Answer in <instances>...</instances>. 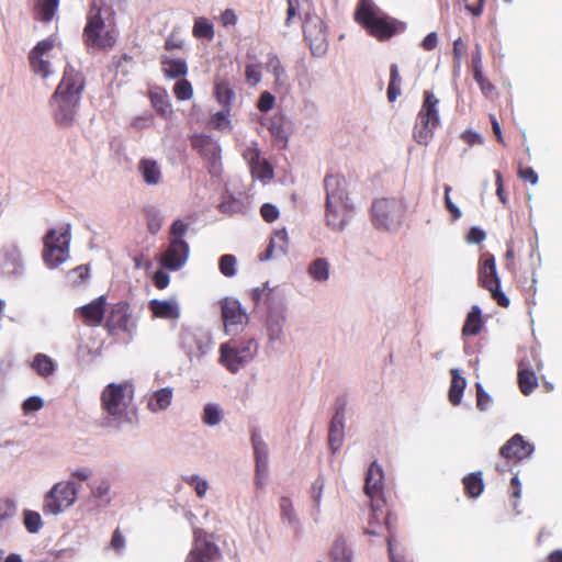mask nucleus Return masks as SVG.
Instances as JSON below:
<instances>
[{"label": "nucleus", "mask_w": 562, "mask_h": 562, "mask_svg": "<svg viewBox=\"0 0 562 562\" xmlns=\"http://www.w3.org/2000/svg\"><path fill=\"white\" fill-rule=\"evenodd\" d=\"M104 14H110L109 8L105 7L102 0H93L83 31L88 47L106 48L113 46L115 37L105 24Z\"/></svg>", "instance_id": "nucleus-1"}, {"label": "nucleus", "mask_w": 562, "mask_h": 562, "mask_svg": "<svg viewBox=\"0 0 562 562\" xmlns=\"http://www.w3.org/2000/svg\"><path fill=\"white\" fill-rule=\"evenodd\" d=\"M258 344L255 338L232 339L220 347V363L231 373L236 374L257 355Z\"/></svg>", "instance_id": "nucleus-2"}, {"label": "nucleus", "mask_w": 562, "mask_h": 562, "mask_svg": "<svg viewBox=\"0 0 562 562\" xmlns=\"http://www.w3.org/2000/svg\"><path fill=\"white\" fill-rule=\"evenodd\" d=\"M127 384L110 383L101 393L102 409L106 413L108 425L119 427L127 420Z\"/></svg>", "instance_id": "nucleus-3"}, {"label": "nucleus", "mask_w": 562, "mask_h": 562, "mask_svg": "<svg viewBox=\"0 0 562 562\" xmlns=\"http://www.w3.org/2000/svg\"><path fill=\"white\" fill-rule=\"evenodd\" d=\"M439 100L430 91H425L424 103L418 112L414 126L413 137L420 145H427L434 136L435 128L439 125Z\"/></svg>", "instance_id": "nucleus-4"}, {"label": "nucleus", "mask_w": 562, "mask_h": 562, "mask_svg": "<svg viewBox=\"0 0 562 562\" xmlns=\"http://www.w3.org/2000/svg\"><path fill=\"white\" fill-rule=\"evenodd\" d=\"M355 19L358 23L362 24L370 34L379 37H391L395 29L387 21V18L382 15L381 10L372 0H359L355 12Z\"/></svg>", "instance_id": "nucleus-5"}, {"label": "nucleus", "mask_w": 562, "mask_h": 562, "mask_svg": "<svg viewBox=\"0 0 562 562\" xmlns=\"http://www.w3.org/2000/svg\"><path fill=\"white\" fill-rule=\"evenodd\" d=\"M404 206L397 199H376L371 206V221L375 228L395 232L402 224Z\"/></svg>", "instance_id": "nucleus-6"}, {"label": "nucleus", "mask_w": 562, "mask_h": 562, "mask_svg": "<svg viewBox=\"0 0 562 562\" xmlns=\"http://www.w3.org/2000/svg\"><path fill=\"white\" fill-rule=\"evenodd\" d=\"M70 229L69 225L60 231L50 228L44 236L43 259L54 269L69 258Z\"/></svg>", "instance_id": "nucleus-7"}, {"label": "nucleus", "mask_w": 562, "mask_h": 562, "mask_svg": "<svg viewBox=\"0 0 562 562\" xmlns=\"http://www.w3.org/2000/svg\"><path fill=\"white\" fill-rule=\"evenodd\" d=\"M78 487L71 482L56 483L44 496L43 512L57 516L71 507L77 499Z\"/></svg>", "instance_id": "nucleus-8"}, {"label": "nucleus", "mask_w": 562, "mask_h": 562, "mask_svg": "<svg viewBox=\"0 0 562 562\" xmlns=\"http://www.w3.org/2000/svg\"><path fill=\"white\" fill-rule=\"evenodd\" d=\"M479 280L481 284L491 292L492 297L502 307L509 305V299L501 290V279L498 277L495 263V257L491 254H484L479 266Z\"/></svg>", "instance_id": "nucleus-9"}, {"label": "nucleus", "mask_w": 562, "mask_h": 562, "mask_svg": "<svg viewBox=\"0 0 562 562\" xmlns=\"http://www.w3.org/2000/svg\"><path fill=\"white\" fill-rule=\"evenodd\" d=\"M55 47V40L48 37L40 41L29 53V63L34 75L43 81L55 76V70L49 61L50 53Z\"/></svg>", "instance_id": "nucleus-10"}, {"label": "nucleus", "mask_w": 562, "mask_h": 562, "mask_svg": "<svg viewBox=\"0 0 562 562\" xmlns=\"http://www.w3.org/2000/svg\"><path fill=\"white\" fill-rule=\"evenodd\" d=\"M221 551L213 541V535H207L201 528L193 530V544L186 558V562H216Z\"/></svg>", "instance_id": "nucleus-11"}, {"label": "nucleus", "mask_w": 562, "mask_h": 562, "mask_svg": "<svg viewBox=\"0 0 562 562\" xmlns=\"http://www.w3.org/2000/svg\"><path fill=\"white\" fill-rule=\"evenodd\" d=\"M224 330L227 335L236 336L248 323V315L238 300L225 297L221 301Z\"/></svg>", "instance_id": "nucleus-12"}, {"label": "nucleus", "mask_w": 562, "mask_h": 562, "mask_svg": "<svg viewBox=\"0 0 562 562\" xmlns=\"http://www.w3.org/2000/svg\"><path fill=\"white\" fill-rule=\"evenodd\" d=\"M305 40L314 56H323L328 47L327 26L324 21L314 14H306L303 23Z\"/></svg>", "instance_id": "nucleus-13"}, {"label": "nucleus", "mask_w": 562, "mask_h": 562, "mask_svg": "<svg viewBox=\"0 0 562 562\" xmlns=\"http://www.w3.org/2000/svg\"><path fill=\"white\" fill-rule=\"evenodd\" d=\"M81 99L59 93H53L49 104L53 111L55 122L60 126H70L74 124Z\"/></svg>", "instance_id": "nucleus-14"}, {"label": "nucleus", "mask_w": 562, "mask_h": 562, "mask_svg": "<svg viewBox=\"0 0 562 562\" xmlns=\"http://www.w3.org/2000/svg\"><path fill=\"white\" fill-rule=\"evenodd\" d=\"M191 145L206 161L209 172L212 176H218L222 168L218 143L207 135H194L191 138Z\"/></svg>", "instance_id": "nucleus-15"}, {"label": "nucleus", "mask_w": 562, "mask_h": 562, "mask_svg": "<svg viewBox=\"0 0 562 562\" xmlns=\"http://www.w3.org/2000/svg\"><path fill=\"white\" fill-rule=\"evenodd\" d=\"M251 446L255 458V484L261 488L269 474V448L258 431L251 434Z\"/></svg>", "instance_id": "nucleus-16"}, {"label": "nucleus", "mask_w": 562, "mask_h": 562, "mask_svg": "<svg viewBox=\"0 0 562 562\" xmlns=\"http://www.w3.org/2000/svg\"><path fill=\"white\" fill-rule=\"evenodd\" d=\"M210 339L201 331L182 329L180 333V346L190 361L202 359L210 351Z\"/></svg>", "instance_id": "nucleus-17"}, {"label": "nucleus", "mask_w": 562, "mask_h": 562, "mask_svg": "<svg viewBox=\"0 0 562 562\" xmlns=\"http://www.w3.org/2000/svg\"><path fill=\"white\" fill-rule=\"evenodd\" d=\"M326 225L334 231H344L348 225L352 204L350 201L339 200V202L326 200L325 203Z\"/></svg>", "instance_id": "nucleus-18"}, {"label": "nucleus", "mask_w": 562, "mask_h": 562, "mask_svg": "<svg viewBox=\"0 0 562 562\" xmlns=\"http://www.w3.org/2000/svg\"><path fill=\"white\" fill-rule=\"evenodd\" d=\"M83 90L85 78L82 72L77 70L74 66L67 64L64 69L63 78L58 83L55 93L81 99Z\"/></svg>", "instance_id": "nucleus-19"}, {"label": "nucleus", "mask_w": 562, "mask_h": 562, "mask_svg": "<svg viewBox=\"0 0 562 562\" xmlns=\"http://www.w3.org/2000/svg\"><path fill=\"white\" fill-rule=\"evenodd\" d=\"M189 257V245L187 241L170 240L169 247L161 258V265L170 270H179L186 265Z\"/></svg>", "instance_id": "nucleus-20"}, {"label": "nucleus", "mask_w": 562, "mask_h": 562, "mask_svg": "<svg viewBox=\"0 0 562 562\" xmlns=\"http://www.w3.org/2000/svg\"><path fill=\"white\" fill-rule=\"evenodd\" d=\"M265 67L266 70L270 72L274 78L273 90L279 93L288 92L290 88V79L278 55L270 52L267 55Z\"/></svg>", "instance_id": "nucleus-21"}, {"label": "nucleus", "mask_w": 562, "mask_h": 562, "mask_svg": "<svg viewBox=\"0 0 562 562\" xmlns=\"http://www.w3.org/2000/svg\"><path fill=\"white\" fill-rule=\"evenodd\" d=\"M535 447L526 441L520 434H516L501 448L499 453L505 459L522 460L530 457Z\"/></svg>", "instance_id": "nucleus-22"}, {"label": "nucleus", "mask_w": 562, "mask_h": 562, "mask_svg": "<svg viewBox=\"0 0 562 562\" xmlns=\"http://www.w3.org/2000/svg\"><path fill=\"white\" fill-rule=\"evenodd\" d=\"M345 438V404L336 408V413L329 425L328 445L333 453H336L342 446Z\"/></svg>", "instance_id": "nucleus-23"}, {"label": "nucleus", "mask_w": 562, "mask_h": 562, "mask_svg": "<svg viewBox=\"0 0 562 562\" xmlns=\"http://www.w3.org/2000/svg\"><path fill=\"white\" fill-rule=\"evenodd\" d=\"M245 159L249 162L251 175L261 181L270 180L273 177L272 167L269 162L260 157L258 149L249 148L244 154Z\"/></svg>", "instance_id": "nucleus-24"}, {"label": "nucleus", "mask_w": 562, "mask_h": 562, "mask_svg": "<svg viewBox=\"0 0 562 562\" xmlns=\"http://www.w3.org/2000/svg\"><path fill=\"white\" fill-rule=\"evenodd\" d=\"M326 190V200L339 202V200L350 201L347 192V181L340 175H327L324 180Z\"/></svg>", "instance_id": "nucleus-25"}, {"label": "nucleus", "mask_w": 562, "mask_h": 562, "mask_svg": "<svg viewBox=\"0 0 562 562\" xmlns=\"http://www.w3.org/2000/svg\"><path fill=\"white\" fill-rule=\"evenodd\" d=\"M285 315L279 311H270L266 319L269 342H281L284 338Z\"/></svg>", "instance_id": "nucleus-26"}, {"label": "nucleus", "mask_w": 562, "mask_h": 562, "mask_svg": "<svg viewBox=\"0 0 562 562\" xmlns=\"http://www.w3.org/2000/svg\"><path fill=\"white\" fill-rule=\"evenodd\" d=\"M77 312L86 319L89 325H100L105 313V296L101 295L97 297L91 303L79 307Z\"/></svg>", "instance_id": "nucleus-27"}, {"label": "nucleus", "mask_w": 562, "mask_h": 562, "mask_svg": "<svg viewBox=\"0 0 562 562\" xmlns=\"http://www.w3.org/2000/svg\"><path fill=\"white\" fill-rule=\"evenodd\" d=\"M149 310L155 317L165 319H178L180 317V307L176 300H151Z\"/></svg>", "instance_id": "nucleus-28"}, {"label": "nucleus", "mask_w": 562, "mask_h": 562, "mask_svg": "<svg viewBox=\"0 0 562 562\" xmlns=\"http://www.w3.org/2000/svg\"><path fill=\"white\" fill-rule=\"evenodd\" d=\"M383 488V470L376 461L372 462L366 474L364 492L368 496L373 497Z\"/></svg>", "instance_id": "nucleus-29"}, {"label": "nucleus", "mask_w": 562, "mask_h": 562, "mask_svg": "<svg viewBox=\"0 0 562 562\" xmlns=\"http://www.w3.org/2000/svg\"><path fill=\"white\" fill-rule=\"evenodd\" d=\"M173 389L166 386L155 391L148 400L147 407L153 413L166 411L172 402Z\"/></svg>", "instance_id": "nucleus-30"}, {"label": "nucleus", "mask_w": 562, "mask_h": 562, "mask_svg": "<svg viewBox=\"0 0 562 562\" xmlns=\"http://www.w3.org/2000/svg\"><path fill=\"white\" fill-rule=\"evenodd\" d=\"M160 64L162 66V72L167 78H181L188 74V65L184 59L170 58L167 55H161Z\"/></svg>", "instance_id": "nucleus-31"}, {"label": "nucleus", "mask_w": 562, "mask_h": 562, "mask_svg": "<svg viewBox=\"0 0 562 562\" xmlns=\"http://www.w3.org/2000/svg\"><path fill=\"white\" fill-rule=\"evenodd\" d=\"M451 383L448 392V397L453 406L461 403L463 391L467 386V380L460 374L459 369L453 368L450 370Z\"/></svg>", "instance_id": "nucleus-32"}, {"label": "nucleus", "mask_w": 562, "mask_h": 562, "mask_svg": "<svg viewBox=\"0 0 562 562\" xmlns=\"http://www.w3.org/2000/svg\"><path fill=\"white\" fill-rule=\"evenodd\" d=\"M472 61H473L474 80L480 86L481 91L485 95H488L494 90V86L483 76V72H481L482 48L479 44H476V46H475Z\"/></svg>", "instance_id": "nucleus-33"}, {"label": "nucleus", "mask_w": 562, "mask_h": 562, "mask_svg": "<svg viewBox=\"0 0 562 562\" xmlns=\"http://www.w3.org/2000/svg\"><path fill=\"white\" fill-rule=\"evenodd\" d=\"M307 273L315 282L326 283L330 277V265L326 258H316L310 262Z\"/></svg>", "instance_id": "nucleus-34"}, {"label": "nucleus", "mask_w": 562, "mask_h": 562, "mask_svg": "<svg viewBox=\"0 0 562 562\" xmlns=\"http://www.w3.org/2000/svg\"><path fill=\"white\" fill-rule=\"evenodd\" d=\"M139 171L144 181L149 186L158 184L161 179V171L157 161L153 159H142L139 161Z\"/></svg>", "instance_id": "nucleus-35"}, {"label": "nucleus", "mask_w": 562, "mask_h": 562, "mask_svg": "<svg viewBox=\"0 0 562 562\" xmlns=\"http://www.w3.org/2000/svg\"><path fill=\"white\" fill-rule=\"evenodd\" d=\"M482 327V311L477 305L472 306L471 312L468 314L465 323L462 328V334L465 336H475L480 333Z\"/></svg>", "instance_id": "nucleus-36"}, {"label": "nucleus", "mask_w": 562, "mask_h": 562, "mask_svg": "<svg viewBox=\"0 0 562 562\" xmlns=\"http://www.w3.org/2000/svg\"><path fill=\"white\" fill-rule=\"evenodd\" d=\"M32 368L37 372L38 375L47 378L52 375L56 370L54 360L45 353H37L34 356L32 361Z\"/></svg>", "instance_id": "nucleus-37"}, {"label": "nucleus", "mask_w": 562, "mask_h": 562, "mask_svg": "<svg viewBox=\"0 0 562 562\" xmlns=\"http://www.w3.org/2000/svg\"><path fill=\"white\" fill-rule=\"evenodd\" d=\"M463 484H464L465 492L470 497H473V498L479 497L484 490L482 472H474V473H470L469 475L464 476Z\"/></svg>", "instance_id": "nucleus-38"}, {"label": "nucleus", "mask_w": 562, "mask_h": 562, "mask_svg": "<svg viewBox=\"0 0 562 562\" xmlns=\"http://www.w3.org/2000/svg\"><path fill=\"white\" fill-rule=\"evenodd\" d=\"M153 106L162 117L168 119L172 114L171 104L165 90L150 93Z\"/></svg>", "instance_id": "nucleus-39"}, {"label": "nucleus", "mask_w": 562, "mask_h": 562, "mask_svg": "<svg viewBox=\"0 0 562 562\" xmlns=\"http://www.w3.org/2000/svg\"><path fill=\"white\" fill-rule=\"evenodd\" d=\"M223 409L216 403H206L202 412V420L210 427H215L221 424L223 419Z\"/></svg>", "instance_id": "nucleus-40"}, {"label": "nucleus", "mask_w": 562, "mask_h": 562, "mask_svg": "<svg viewBox=\"0 0 562 562\" xmlns=\"http://www.w3.org/2000/svg\"><path fill=\"white\" fill-rule=\"evenodd\" d=\"M215 97L224 109L229 111L235 92L226 81H218L215 85Z\"/></svg>", "instance_id": "nucleus-41"}, {"label": "nucleus", "mask_w": 562, "mask_h": 562, "mask_svg": "<svg viewBox=\"0 0 562 562\" xmlns=\"http://www.w3.org/2000/svg\"><path fill=\"white\" fill-rule=\"evenodd\" d=\"M351 550L346 546L344 538H337L330 550L331 562H351Z\"/></svg>", "instance_id": "nucleus-42"}, {"label": "nucleus", "mask_w": 562, "mask_h": 562, "mask_svg": "<svg viewBox=\"0 0 562 562\" xmlns=\"http://www.w3.org/2000/svg\"><path fill=\"white\" fill-rule=\"evenodd\" d=\"M285 244H286L285 231L282 229V231L277 232L274 238L271 239L270 245L268 246L267 250L259 256V259L261 261L270 259L277 247L279 248L280 252L284 255L286 252Z\"/></svg>", "instance_id": "nucleus-43"}, {"label": "nucleus", "mask_w": 562, "mask_h": 562, "mask_svg": "<svg viewBox=\"0 0 562 562\" xmlns=\"http://www.w3.org/2000/svg\"><path fill=\"white\" fill-rule=\"evenodd\" d=\"M58 5L59 0H38L36 9L37 18L46 23L52 21L57 11Z\"/></svg>", "instance_id": "nucleus-44"}, {"label": "nucleus", "mask_w": 562, "mask_h": 562, "mask_svg": "<svg viewBox=\"0 0 562 562\" xmlns=\"http://www.w3.org/2000/svg\"><path fill=\"white\" fill-rule=\"evenodd\" d=\"M518 382L520 390L525 395H529L538 385L535 372L527 369L519 370Z\"/></svg>", "instance_id": "nucleus-45"}, {"label": "nucleus", "mask_w": 562, "mask_h": 562, "mask_svg": "<svg viewBox=\"0 0 562 562\" xmlns=\"http://www.w3.org/2000/svg\"><path fill=\"white\" fill-rule=\"evenodd\" d=\"M192 33L198 38L213 40L214 27L206 18L200 16L194 21Z\"/></svg>", "instance_id": "nucleus-46"}, {"label": "nucleus", "mask_w": 562, "mask_h": 562, "mask_svg": "<svg viewBox=\"0 0 562 562\" xmlns=\"http://www.w3.org/2000/svg\"><path fill=\"white\" fill-rule=\"evenodd\" d=\"M23 524L30 533H36L43 526L42 517L37 512L25 509L23 512Z\"/></svg>", "instance_id": "nucleus-47"}, {"label": "nucleus", "mask_w": 562, "mask_h": 562, "mask_svg": "<svg viewBox=\"0 0 562 562\" xmlns=\"http://www.w3.org/2000/svg\"><path fill=\"white\" fill-rule=\"evenodd\" d=\"M280 510L283 521H286L289 526L296 527L300 521L294 513L291 501L288 497L280 499Z\"/></svg>", "instance_id": "nucleus-48"}, {"label": "nucleus", "mask_w": 562, "mask_h": 562, "mask_svg": "<svg viewBox=\"0 0 562 562\" xmlns=\"http://www.w3.org/2000/svg\"><path fill=\"white\" fill-rule=\"evenodd\" d=\"M183 481L194 488L199 498H204L209 490V483L205 479L196 474L183 476Z\"/></svg>", "instance_id": "nucleus-49"}, {"label": "nucleus", "mask_w": 562, "mask_h": 562, "mask_svg": "<svg viewBox=\"0 0 562 562\" xmlns=\"http://www.w3.org/2000/svg\"><path fill=\"white\" fill-rule=\"evenodd\" d=\"M325 487V479L323 475H319L311 487V497L314 502V509L316 514L321 513V504H322V494Z\"/></svg>", "instance_id": "nucleus-50"}, {"label": "nucleus", "mask_w": 562, "mask_h": 562, "mask_svg": "<svg viewBox=\"0 0 562 562\" xmlns=\"http://www.w3.org/2000/svg\"><path fill=\"white\" fill-rule=\"evenodd\" d=\"M236 263L237 259L234 255L227 254L220 257V270L225 277L231 278L236 274Z\"/></svg>", "instance_id": "nucleus-51"}, {"label": "nucleus", "mask_w": 562, "mask_h": 562, "mask_svg": "<svg viewBox=\"0 0 562 562\" xmlns=\"http://www.w3.org/2000/svg\"><path fill=\"white\" fill-rule=\"evenodd\" d=\"M476 387V407L481 412H486L493 404L492 396L484 390L483 385L477 382L475 384Z\"/></svg>", "instance_id": "nucleus-52"}, {"label": "nucleus", "mask_w": 562, "mask_h": 562, "mask_svg": "<svg viewBox=\"0 0 562 562\" xmlns=\"http://www.w3.org/2000/svg\"><path fill=\"white\" fill-rule=\"evenodd\" d=\"M246 82L256 87L261 81V65L260 64H247L245 68Z\"/></svg>", "instance_id": "nucleus-53"}, {"label": "nucleus", "mask_w": 562, "mask_h": 562, "mask_svg": "<svg viewBox=\"0 0 562 562\" xmlns=\"http://www.w3.org/2000/svg\"><path fill=\"white\" fill-rule=\"evenodd\" d=\"M173 92L179 100H189L193 94V89L187 79H180L175 83Z\"/></svg>", "instance_id": "nucleus-54"}, {"label": "nucleus", "mask_w": 562, "mask_h": 562, "mask_svg": "<svg viewBox=\"0 0 562 562\" xmlns=\"http://www.w3.org/2000/svg\"><path fill=\"white\" fill-rule=\"evenodd\" d=\"M188 232V225L181 220H176L170 227V240L186 241L183 236Z\"/></svg>", "instance_id": "nucleus-55"}, {"label": "nucleus", "mask_w": 562, "mask_h": 562, "mask_svg": "<svg viewBox=\"0 0 562 562\" xmlns=\"http://www.w3.org/2000/svg\"><path fill=\"white\" fill-rule=\"evenodd\" d=\"M274 102H276V98L272 93H270L269 91H263L258 101H257V108L260 112H269L273 105H274Z\"/></svg>", "instance_id": "nucleus-56"}, {"label": "nucleus", "mask_w": 562, "mask_h": 562, "mask_svg": "<svg viewBox=\"0 0 562 562\" xmlns=\"http://www.w3.org/2000/svg\"><path fill=\"white\" fill-rule=\"evenodd\" d=\"M260 214L266 222L272 223L279 217L280 212L274 204L265 203L260 207Z\"/></svg>", "instance_id": "nucleus-57"}, {"label": "nucleus", "mask_w": 562, "mask_h": 562, "mask_svg": "<svg viewBox=\"0 0 562 562\" xmlns=\"http://www.w3.org/2000/svg\"><path fill=\"white\" fill-rule=\"evenodd\" d=\"M110 490V483L108 481H102L100 485H98L95 488H92V495L105 504H109L111 502V498L109 497Z\"/></svg>", "instance_id": "nucleus-58"}, {"label": "nucleus", "mask_w": 562, "mask_h": 562, "mask_svg": "<svg viewBox=\"0 0 562 562\" xmlns=\"http://www.w3.org/2000/svg\"><path fill=\"white\" fill-rule=\"evenodd\" d=\"M44 406V401L40 396H30L23 402V411L25 414L37 412Z\"/></svg>", "instance_id": "nucleus-59"}, {"label": "nucleus", "mask_w": 562, "mask_h": 562, "mask_svg": "<svg viewBox=\"0 0 562 562\" xmlns=\"http://www.w3.org/2000/svg\"><path fill=\"white\" fill-rule=\"evenodd\" d=\"M450 190H451V188L449 186H446V188H445V203H446L447 210L452 215V220L457 221V220H459L461 217L462 213H461L460 209L451 201L450 195H449Z\"/></svg>", "instance_id": "nucleus-60"}, {"label": "nucleus", "mask_w": 562, "mask_h": 562, "mask_svg": "<svg viewBox=\"0 0 562 562\" xmlns=\"http://www.w3.org/2000/svg\"><path fill=\"white\" fill-rule=\"evenodd\" d=\"M162 225V216L158 211H154L148 216V229L151 234H157Z\"/></svg>", "instance_id": "nucleus-61"}, {"label": "nucleus", "mask_w": 562, "mask_h": 562, "mask_svg": "<svg viewBox=\"0 0 562 562\" xmlns=\"http://www.w3.org/2000/svg\"><path fill=\"white\" fill-rule=\"evenodd\" d=\"M485 238V232L477 226L472 227L467 235V241L469 244H481Z\"/></svg>", "instance_id": "nucleus-62"}, {"label": "nucleus", "mask_w": 562, "mask_h": 562, "mask_svg": "<svg viewBox=\"0 0 562 562\" xmlns=\"http://www.w3.org/2000/svg\"><path fill=\"white\" fill-rule=\"evenodd\" d=\"M286 19L285 25L291 26L294 23V19L297 16L299 11V0H286Z\"/></svg>", "instance_id": "nucleus-63"}, {"label": "nucleus", "mask_w": 562, "mask_h": 562, "mask_svg": "<svg viewBox=\"0 0 562 562\" xmlns=\"http://www.w3.org/2000/svg\"><path fill=\"white\" fill-rule=\"evenodd\" d=\"M7 261H9L12 267H21V250L16 245H12L9 250L5 251Z\"/></svg>", "instance_id": "nucleus-64"}]
</instances>
